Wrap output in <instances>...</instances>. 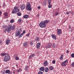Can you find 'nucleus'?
Listing matches in <instances>:
<instances>
[{"label":"nucleus","mask_w":74,"mask_h":74,"mask_svg":"<svg viewBox=\"0 0 74 74\" xmlns=\"http://www.w3.org/2000/svg\"><path fill=\"white\" fill-rule=\"evenodd\" d=\"M19 70H21V69H19Z\"/></svg>","instance_id":"nucleus-61"},{"label":"nucleus","mask_w":74,"mask_h":74,"mask_svg":"<svg viewBox=\"0 0 74 74\" xmlns=\"http://www.w3.org/2000/svg\"><path fill=\"white\" fill-rule=\"evenodd\" d=\"M4 16L5 17H7V16H8V14L7 12L5 13L4 14Z\"/></svg>","instance_id":"nucleus-25"},{"label":"nucleus","mask_w":74,"mask_h":74,"mask_svg":"<svg viewBox=\"0 0 74 74\" xmlns=\"http://www.w3.org/2000/svg\"><path fill=\"white\" fill-rule=\"evenodd\" d=\"M10 41H11L10 40V39L9 38L7 39L6 40V44H7V45H8L10 42Z\"/></svg>","instance_id":"nucleus-8"},{"label":"nucleus","mask_w":74,"mask_h":74,"mask_svg":"<svg viewBox=\"0 0 74 74\" xmlns=\"http://www.w3.org/2000/svg\"><path fill=\"white\" fill-rule=\"evenodd\" d=\"M55 40H56V37H52Z\"/></svg>","instance_id":"nucleus-49"},{"label":"nucleus","mask_w":74,"mask_h":74,"mask_svg":"<svg viewBox=\"0 0 74 74\" xmlns=\"http://www.w3.org/2000/svg\"><path fill=\"white\" fill-rule=\"evenodd\" d=\"M52 46L53 48H55V47H56V44H53V45H52Z\"/></svg>","instance_id":"nucleus-31"},{"label":"nucleus","mask_w":74,"mask_h":74,"mask_svg":"<svg viewBox=\"0 0 74 74\" xmlns=\"http://www.w3.org/2000/svg\"><path fill=\"white\" fill-rule=\"evenodd\" d=\"M9 74H12V72L10 71L9 72Z\"/></svg>","instance_id":"nucleus-48"},{"label":"nucleus","mask_w":74,"mask_h":74,"mask_svg":"<svg viewBox=\"0 0 74 74\" xmlns=\"http://www.w3.org/2000/svg\"><path fill=\"white\" fill-rule=\"evenodd\" d=\"M51 36L52 37H56V36L54 35H52Z\"/></svg>","instance_id":"nucleus-43"},{"label":"nucleus","mask_w":74,"mask_h":74,"mask_svg":"<svg viewBox=\"0 0 74 74\" xmlns=\"http://www.w3.org/2000/svg\"><path fill=\"white\" fill-rule=\"evenodd\" d=\"M70 14V12H66V14L69 15Z\"/></svg>","instance_id":"nucleus-50"},{"label":"nucleus","mask_w":74,"mask_h":74,"mask_svg":"<svg viewBox=\"0 0 74 74\" xmlns=\"http://www.w3.org/2000/svg\"><path fill=\"white\" fill-rule=\"evenodd\" d=\"M28 45V43L27 42H25L23 44V46L24 47H26Z\"/></svg>","instance_id":"nucleus-12"},{"label":"nucleus","mask_w":74,"mask_h":74,"mask_svg":"<svg viewBox=\"0 0 74 74\" xmlns=\"http://www.w3.org/2000/svg\"><path fill=\"white\" fill-rule=\"evenodd\" d=\"M31 56L32 58H34V56H35V54H33L31 55Z\"/></svg>","instance_id":"nucleus-33"},{"label":"nucleus","mask_w":74,"mask_h":74,"mask_svg":"<svg viewBox=\"0 0 74 74\" xmlns=\"http://www.w3.org/2000/svg\"><path fill=\"white\" fill-rule=\"evenodd\" d=\"M16 66H17V67H18V66H17V65H16Z\"/></svg>","instance_id":"nucleus-60"},{"label":"nucleus","mask_w":74,"mask_h":74,"mask_svg":"<svg viewBox=\"0 0 74 74\" xmlns=\"http://www.w3.org/2000/svg\"><path fill=\"white\" fill-rule=\"evenodd\" d=\"M7 53H2L1 54V56H4V55H5H5H7Z\"/></svg>","instance_id":"nucleus-23"},{"label":"nucleus","mask_w":74,"mask_h":74,"mask_svg":"<svg viewBox=\"0 0 74 74\" xmlns=\"http://www.w3.org/2000/svg\"><path fill=\"white\" fill-rule=\"evenodd\" d=\"M26 10L27 11H31L32 7H31V4L29 2H28L27 3L26 6Z\"/></svg>","instance_id":"nucleus-1"},{"label":"nucleus","mask_w":74,"mask_h":74,"mask_svg":"<svg viewBox=\"0 0 74 74\" xmlns=\"http://www.w3.org/2000/svg\"><path fill=\"white\" fill-rule=\"evenodd\" d=\"M15 59L16 60H19V57H17L15 58Z\"/></svg>","instance_id":"nucleus-39"},{"label":"nucleus","mask_w":74,"mask_h":74,"mask_svg":"<svg viewBox=\"0 0 74 74\" xmlns=\"http://www.w3.org/2000/svg\"><path fill=\"white\" fill-rule=\"evenodd\" d=\"M19 34H20V31L18 30V33L16 34L15 36L16 37H17V36H18Z\"/></svg>","instance_id":"nucleus-16"},{"label":"nucleus","mask_w":74,"mask_h":74,"mask_svg":"<svg viewBox=\"0 0 74 74\" xmlns=\"http://www.w3.org/2000/svg\"><path fill=\"white\" fill-rule=\"evenodd\" d=\"M10 22L11 23H14V20H13V19H12L11 20Z\"/></svg>","instance_id":"nucleus-32"},{"label":"nucleus","mask_w":74,"mask_h":74,"mask_svg":"<svg viewBox=\"0 0 74 74\" xmlns=\"http://www.w3.org/2000/svg\"><path fill=\"white\" fill-rule=\"evenodd\" d=\"M17 15L18 16H21L22 15V13L21 12H18L17 13Z\"/></svg>","instance_id":"nucleus-21"},{"label":"nucleus","mask_w":74,"mask_h":74,"mask_svg":"<svg viewBox=\"0 0 74 74\" xmlns=\"http://www.w3.org/2000/svg\"><path fill=\"white\" fill-rule=\"evenodd\" d=\"M9 60H10V56L8 54H7L4 58V60L5 62H8L9 61Z\"/></svg>","instance_id":"nucleus-4"},{"label":"nucleus","mask_w":74,"mask_h":74,"mask_svg":"<svg viewBox=\"0 0 74 74\" xmlns=\"http://www.w3.org/2000/svg\"><path fill=\"white\" fill-rule=\"evenodd\" d=\"M48 7L49 8H51V7H52V5H49Z\"/></svg>","instance_id":"nucleus-40"},{"label":"nucleus","mask_w":74,"mask_h":74,"mask_svg":"<svg viewBox=\"0 0 74 74\" xmlns=\"http://www.w3.org/2000/svg\"><path fill=\"white\" fill-rule=\"evenodd\" d=\"M69 51L68 50H67V51H66V53H69Z\"/></svg>","instance_id":"nucleus-53"},{"label":"nucleus","mask_w":74,"mask_h":74,"mask_svg":"<svg viewBox=\"0 0 74 74\" xmlns=\"http://www.w3.org/2000/svg\"><path fill=\"white\" fill-rule=\"evenodd\" d=\"M58 34L60 35L62 34V29H58L57 30Z\"/></svg>","instance_id":"nucleus-7"},{"label":"nucleus","mask_w":74,"mask_h":74,"mask_svg":"<svg viewBox=\"0 0 74 74\" xmlns=\"http://www.w3.org/2000/svg\"><path fill=\"white\" fill-rule=\"evenodd\" d=\"M19 30L20 31V33H21V32L22 31V28H21Z\"/></svg>","instance_id":"nucleus-42"},{"label":"nucleus","mask_w":74,"mask_h":74,"mask_svg":"<svg viewBox=\"0 0 74 74\" xmlns=\"http://www.w3.org/2000/svg\"><path fill=\"white\" fill-rule=\"evenodd\" d=\"M32 58V56H31V55H30V56H29L28 59H31V58Z\"/></svg>","instance_id":"nucleus-44"},{"label":"nucleus","mask_w":74,"mask_h":74,"mask_svg":"<svg viewBox=\"0 0 74 74\" xmlns=\"http://www.w3.org/2000/svg\"><path fill=\"white\" fill-rule=\"evenodd\" d=\"M40 8H41V7H40V6H38V9H40Z\"/></svg>","instance_id":"nucleus-52"},{"label":"nucleus","mask_w":74,"mask_h":74,"mask_svg":"<svg viewBox=\"0 0 74 74\" xmlns=\"http://www.w3.org/2000/svg\"><path fill=\"white\" fill-rule=\"evenodd\" d=\"M43 22H45L46 23H49V21L47 20H45V21H43Z\"/></svg>","instance_id":"nucleus-30"},{"label":"nucleus","mask_w":74,"mask_h":74,"mask_svg":"<svg viewBox=\"0 0 74 74\" xmlns=\"http://www.w3.org/2000/svg\"><path fill=\"white\" fill-rule=\"evenodd\" d=\"M17 71V72H20V70H17L16 71Z\"/></svg>","instance_id":"nucleus-54"},{"label":"nucleus","mask_w":74,"mask_h":74,"mask_svg":"<svg viewBox=\"0 0 74 74\" xmlns=\"http://www.w3.org/2000/svg\"><path fill=\"white\" fill-rule=\"evenodd\" d=\"M55 62H56L55 60H53V61L52 63H53V64H55Z\"/></svg>","instance_id":"nucleus-41"},{"label":"nucleus","mask_w":74,"mask_h":74,"mask_svg":"<svg viewBox=\"0 0 74 74\" xmlns=\"http://www.w3.org/2000/svg\"><path fill=\"white\" fill-rule=\"evenodd\" d=\"M2 14V12L1 11H0V16L1 15V14Z\"/></svg>","instance_id":"nucleus-47"},{"label":"nucleus","mask_w":74,"mask_h":74,"mask_svg":"<svg viewBox=\"0 0 74 74\" xmlns=\"http://www.w3.org/2000/svg\"><path fill=\"white\" fill-rule=\"evenodd\" d=\"M40 16V15H39V14H37V16H38H38Z\"/></svg>","instance_id":"nucleus-59"},{"label":"nucleus","mask_w":74,"mask_h":74,"mask_svg":"<svg viewBox=\"0 0 74 74\" xmlns=\"http://www.w3.org/2000/svg\"><path fill=\"white\" fill-rule=\"evenodd\" d=\"M49 69L50 70H53V69H54V68H53V67L52 66H50L49 68Z\"/></svg>","instance_id":"nucleus-19"},{"label":"nucleus","mask_w":74,"mask_h":74,"mask_svg":"<svg viewBox=\"0 0 74 74\" xmlns=\"http://www.w3.org/2000/svg\"><path fill=\"white\" fill-rule=\"evenodd\" d=\"M23 18L25 19H27V18H29V15H26L23 16Z\"/></svg>","instance_id":"nucleus-15"},{"label":"nucleus","mask_w":74,"mask_h":74,"mask_svg":"<svg viewBox=\"0 0 74 74\" xmlns=\"http://www.w3.org/2000/svg\"><path fill=\"white\" fill-rule=\"evenodd\" d=\"M25 33H26V31H25V30H24L23 32V33H22V34H25Z\"/></svg>","instance_id":"nucleus-45"},{"label":"nucleus","mask_w":74,"mask_h":74,"mask_svg":"<svg viewBox=\"0 0 74 74\" xmlns=\"http://www.w3.org/2000/svg\"><path fill=\"white\" fill-rule=\"evenodd\" d=\"M68 62L67 60H65L64 62H62V66H66L67 63Z\"/></svg>","instance_id":"nucleus-6"},{"label":"nucleus","mask_w":74,"mask_h":74,"mask_svg":"<svg viewBox=\"0 0 74 74\" xmlns=\"http://www.w3.org/2000/svg\"><path fill=\"white\" fill-rule=\"evenodd\" d=\"M10 70H7L5 71V73L6 74H7L8 73V74L10 72Z\"/></svg>","instance_id":"nucleus-22"},{"label":"nucleus","mask_w":74,"mask_h":74,"mask_svg":"<svg viewBox=\"0 0 74 74\" xmlns=\"http://www.w3.org/2000/svg\"><path fill=\"white\" fill-rule=\"evenodd\" d=\"M63 54H62L60 57V60H62L63 59Z\"/></svg>","instance_id":"nucleus-28"},{"label":"nucleus","mask_w":74,"mask_h":74,"mask_svg":"<svg viewBox=\"0 0 74 74\" xmlns=\"http://www.w3.org/2000/svg\"><path fill=\"white\" fill-rule=\"evenodd\" d=\"M45 72L47 73L48 71V68L46 67L45 69Z\"/></svg>","instance_id":"nucleus-20"},{"label":"nucleus","mask_w":74,"mask_h":74,"mask_svg":"<svg viewBox=\"0 0 74 74\" xmlns=\"http://www.w3.org/2000/svg\"><path fill=\"white\" fill-rule=\"evenodd\" d=\"M39 26L42 28H44L46 27V23L44 21H42L39 23Z\"/></svg>","instance_id":"nucleus-2"},{"label":"nucleus","mask_w":74,"mask_h":74,"mask_svg":"<svg viewBox=\"0 0 74 74\" xmlns=\"http://www.w3.org/2000/svg\"><path fill=\"white\" fill-rule=\"evenodd\" d=\"M3 28H4L5 29V31H7V30H8V27H7V25H3Z\"/></svg>","instance_id":"nucleus-11"},{"label":"nucleus","mask_w":74,"mask_h":74,"mask_svg":"<svg viewBox=\"0 0 74 74\" xmlns=\"http://www.w3.org/2000/svg\"><path fill=\"white\" fill-rule=\"evenodd\" d=\"M33 43H34V42L33 41V40H31L30 42V45H32L33 44Z\"/></svg>","instance_id":"nucleus-26"},{"label":"nucleus","mask_w":74,"mask_h":74,"mask_svg":"<svg viewBox=\"0 0 74 74\" xmlns=\"http://www.w3.org/2000/svg\"><path fill=\"white\" fill-rule=\"evenodd\" d=\"M52 45L51 43H49L47 45H46L45 47L46 48H52Z\"/></svg>","instance_id":"nucleus-5"},{"label":"nucleus","mask_w":74,"mask_h":74,"mask_svg":"<svg viewBox=\"0 0 74 74\" xmlns=\"http://www.w3.org/2000/svg\"><path fill=\"white\" fill-rule=\"evenodd\" d=\"M15 71L14 70L13 71V74H15Z\"/></svg>","instance_id":"nucleus-55"},{"label":"nucleus","mask_w":74,"mask_h":74,"mask_svg":"<svg viewBox=\"0 0 74 74\" xmlns=\"http://www.w3.org/2000/svg\"><path fill=\"white\" fill-rule=\"evenodd\" d=\"M15 25H13L12 26V30H14V29H15Z\"/></svg>","instance_id":"nucleus-24"},{"label":"nucleus","mask_w":74,"mask_h":74,"mask_svg":"<svg viewBox=\"0 0 74 74\" xmlns=\"http://www.w3.org/2000/svg\"><path fill=\"white\" fill-rule=\"evenodd\" d=\"M51 0H48V2H51Z\"/></svg>","instance_id":"nucleus-58"},{"label":"nucleus","mask_w":74,"mask_h":74,"mask_svg":"<svg viewBox=\"0 0 74 74\" xmlns=\"http://www.w3.org/2000/svg\"><path fill=\"white\" fill-rule=\"evenodd\" d=\"M29 35H30V34H27L26 35V36H27V37H28V36H29Z\"/></svg>","instance_id":"nucleus-46"},{"label":"nucleus","mask_w":74,"mask_h":74,"mask_svg":"<svg viewBox=\"0 0 74 74\" xmlns=\"http://www.w3.org/2000/svg\"><path fill=\"white\" fill-rule=\"evenodd\" d=\"M23 34L22 33L19 36V37H22V36H23Z\"/></svg>","instance_id":"nucleus-38"},{"label":"nucleus","mask_w":74,"mask_h":74,"mask_svg":"<svg viewBox=\"0 0 74 74\" xmlns=\"http://www.w3.org/2000/svg\"><path fill=\"white\" fill-rule=\"evenodd\" d=\"M28 68H29V67L27 66L25 67V70L26 71H28Z\"/></svg>","instance_id":"nucleus-29"},{"label":"nucleus","mask_w":74,"mask_h":74,"mask_svg":"<svg viewBox=\"0 0 74 74\" xmlns=\"http://www.w3.org/2000/svg\"><path fill=\"white\" fill-rule=\"evenodd\" d=\"M43 73L41 71H39V72L38 73V74H42Z\"/></svg>","instance_id":"nucleus-35"},{"label":"nucleus","mask_w":74,"mask_h":74,"mask_svg":"<svg viewBox=\"0 0 74 74\" xmlns=\"http://www.w3.org/2000/svg\"><path fill=\"white\" fill-rule=\"evenodd\" d=\"M40 45H41V44H40V43H37L36 45V47L38 49L39 48H40Z\"/></svg>","instance_id":"nucleus-14"},{"label":"nucleus","mask_w":74,"mask_h":74,"mask_svg":"<svg viewBox=\"0 0 74 74\" xmlns=\"http://www.w3.org/2000/svg\"><path fill=\"white\" fill-rule=\"evenodd\" d=\"M1 44V40L0 39V44Z\"/></svg>","instance_id":"nucleus-57"},{"label":"nucleus","mask_w":74,"mask_h":74,"mask_svg":"<svg viewBox=\"0 0 74 74\" xmlns=\"http://www.w3.org/2000/svg\"><path fill=\"white\" fill-rule=\"evenodd\" d=\"M19 12V9H18V8L17 7H14L12 11V14L17 13V12Z\"/></svg>","instance_id":"nucleus-3"},{"label":"nucleus","mask_w":74,"mask_h":74,"mask_svg":"<svg viewBox=\"0 0 74 74\" xmlns=\"http://www.w3.org/2000/svg\"><path fill=\"white\" fill-rule=\"evenodd\" d=\"M59 12H57L55 14V16H57V15H59Z\"/></svg>","instance_id":"nucleus-36"},{"label":"nucleus","mask_w":74,"mask_h":74,"mask_svg":"<svg viewBox=\"0 0 74 74\" xmlns=\"http://www.w3.org/2000/svg\"><path fill=\"white\" fill-rule=\"evenodd\" d=\"M69 29H71V27L70 26V25L69 26Z\"/></svg>","instance_id":"nucleus-56"},{"label":"nucleus","mask_w":74,"mask_h":74,"mask_svg":"<svg viewBox=\"0 0 74 74\" xmlns=\"http://www.w3.org/2000/svg\"><path fill=\"white\" fill-rule=\"evenodd\" d=\"M4 32H5V31L4 30Z\"/></svg>","instance_id":"nucleus-62"},{"label":"nucleus","mask_w":74,"mask_h":74,"mask_svg":"<svg viewBox=\"0 0 74 74\" xmlns=\"http://www.w3.org/2000/svg\"><path fill=\"white\" fill-rule=\"evenodd\" d=\"M18 22L19 23H21V22H22V20H21V19H19L18 21Z\"/></svg>","instance_id":"nucleus-34"},{"label":"nucleus","mask_w":74,"mask_h":74,"mask_svg":"<svg viewBox=\"0 0 74 74\" xmlns=\"http://www.w3.org/2000/svg\"><path fill=\"white\" fill-rule=\"evenodd\" d=\"M48 3L49 5H51V2H49Z\"/></svg>","instance_id":"nucleus-51"},{"label":"nucleus","mask_w":74,"mask_h":74,"mask_svg":"<svg viewBox=\"0 0 74 74\" xmlns=\"http://www.w3.org/2000/svg\"><path fill=\"white\" fill-rule=\"evenodd\" d=\"M72 15H73V13H71Z\"/></svg>","instance_id":"nucleus-63"},{"label":"nucleus","mask_w":74,"mask_h":74,"mask_svg":"<svg viewBox=\"0 0 74 74\" xmlns=\"http://www.w3.org/2000/svg\"><path fill=\"white\" fill-rule=\"evenodd\" d=\"M25 4H23L21 5V10H24L25 8Z\"/></svg>","instance_id":"nucleus-10"},{"label":"nucleus","mask_w":74,"mask_h":74,"mask_svg":"<svg viewBox=\"0 0 74 74\" xmlns=\"http://www.w3.org/2000/svg\"><path fill=\"white\" fill-rule=\"evenodd\" d=\"M12 27V25H9V27L8 28V29H7L6 30L7 31V32H9L10 30H11V29Z\"/></svg>","instance_id":"nucleus-9"},{"label":"nucleus","mask_w":74,"mask_h":74,"mask_svg":"<svg viewBox=\"0 0 74 74\" xmlns=\"http://www.w3.org/2000/svg\"><path fill=\"white\" fill-rule=\"evenodd\" d=\"M35 40L36 41H40V39L38 37L36 38L35 39Z\"/></svg>","instance_id":"nucleus-27"},{"label":"nucleus","mask_w":74,"mask_h":74,"mask_svg":"<svg viewBox=\"0 0 74 74\" xmlns=\"http://www.w3.org/2000/svg\"><path fill=\"white\" fill-rule=\"evenodd\" d=\"M46 3H47V1L45 0L43 3V5L44 6H46Z\"/></svg>","instance_id":"nucleus-18"},{"label":"nucleus","mask_w":74,"mask_h":74,"mask_svg":"<svg viewBox=\"0 0 74 74\" xmlns=\"http://www.w3.org/2000/svg\"><path fill=\"white\" fill-rule=\"evenodd\" d=\"M44 69H45L43 67H42L40 68V70L44 71Z\"/></svg>","instance_id":"nucleus-17"},{"label":"nucleus","mask_w":74,"mask_h":74,"mask_svg":"<svg viewBox=\"0 0 74 74\" xmlns=\"http://www.w3.org/2000/svg\"><path fill=\"white\" fill-rule=\"evenodd\" d=\"M71 56L72 58H74V53H73L71 54Z\"/></svg>","instance_id":"nucleus-37"},{"label":"nucleus","mask_w":74,"mask_h":74,"mask_svg":"<svg viewBox=\"0 0 74 74\" xmlns=\"http://www.w3.org/2000/svg\"><path fill=\"white\" fill-rule=\"evenodd\" d=\"M44 65L45 66H48V62H47V61H45L44 62Z\"/></svg>","instance_id":"nucleus-13"}]
</instances>
